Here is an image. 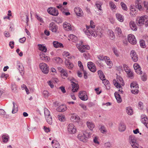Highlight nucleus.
Here are the masks:
<instances>
[{"instance_id":"obj_3","label":"nucleus","mask_w":148,"mask_h":148,"mask_svg":"<svg viewBox=\"0 0 148 148\" xmlns=\"http://www.w3.org/2000/svg\"><path fill=\"white\" fill-rule=\"evenodd\" d=\"M148 17V16L147 15L143 16L137 17L136 20V23L137 25L139 26L143 25Z\"/></svg>"},{"instance_id":"obj_61","label":"nucleus","mask_w":148,"mask_h":148,"mask_svg":"<svg viewBox=\"0 0 148 148\" xmlns=\"http://www.w3.org/2000/svg\"><path fill=\"white\" fill-rule=\"evenodd\" d=\"M98 138L97 136L95 137L93 139V142L95 143L99 144V143L98 141Z\"/></svg>"},{"instance_id":"obj_18","label":"nucleus","mask_w":148,"mask_h":148,"mask_svg":"<svg viewBox=\"0 0 148 148\" xmlns=\"http://www.w3.org/2000/svg\"><path fill=\"white\" fill-rule=\"evenodd\" d=\"M72 86V91L73 92L77 91L79 88V86L77 84H76L74 82L71 81V82Z\"/></svg>"},{"instance_id":"obj_30","label":"nucleus","mask_w":148,"mask_h":148,"mask_svg":"<svg viewBox=\"0 0 148 148\" xmlns=\"http://www.w3.org/2000/svg\"><path fill=\"white\" fill-rule=\"evenodd\" d=\"M17 68L18 69L20 72L21 73V71H23L24 70V67L22 64L18 63L17 64Z\"/></svg>"},{"instance_id":"obj_55","label":"nucleus","mask_w":148,"mask_h":148,"mask_svg":"<svg viewBox=\"0 0 148 148\" xmlns=\"http://www.w3.org/2000/svg\"><path fill=\"white\" fill-rule=\"evenodd\" d=\"M130 10H131V12L130 13V14H132V15H135L136 14L137 12L136 10H135L134 8H130Z\"/></svg>"},{"instance_id":"obj_1","label":"nucleus","mask_w":148,"mask_h":148,"mask_svg":"<svg viewBox=\"0 0 148 148\" xmlns=\"http://www.w3.org/2000/svg\"><path fill=\"white\" fill-rule=\"evenodd\" d=\"M95 27L94 23L92 21H90V26H86L87 29L84 32L88 38H90L91 36L94 37H96L97 36H101V34L100 33L99 29H97V31H94L93 28Z\"/></svg>"},{"instance_id":"obj_28","label":"nucleus","mask_w":148,"mask_h":148,"mask_svg":"<svg viewBox=\"0 0 148 148\" xmlns=\"http://www.w3.org/2000/svg\"><path fill=\"white\" fill-rule=\"evenodd\" d=\"M38 46L39 47V49L40 50L44 52H46L47 49L45 46L41 44H38Z\"/></svg>"},{"instance_id":"obj_37","label":"nucleus","mask_w":148,"mask_h":148,"mask_svg":"<svg viewBox=\"0 0 148 148\" xmlns=\"http://www.w3.org/2000/svg\"><path fill=\"white\" fill-rule=\"evenodd\" d=\"M90 47L88 46H82V48L80 49V51L81 52H85V49L88 50L90 49Z\"/></svg>"},{"instance_id":"obj_43","label":"nucleus","mask_w":148,"mask_h":148,"mask_svg":"<svg viewBox=\"0 0 148 148\" xmlns=\"http://www.w3.org/2000/svg\"><path fill=\"white\" fill-rule=\"evenodd\" d=\"M82 41H79V43H77L76 44V47L79 51L80 49L82 48V46H83L82 45Z\"/></svg>"},{"instance_id":"obj_38","label":"nucleus","mask_w":148,"mask_h":148,"mask_svg":"<svg viewBox=\"0 0 148 148\" xmlns=\"http://www.w3.org/2000/svg\"><path fill=\"white\" fill-rule=\"evenodd\" d=\"M59 120L61 122H64L65 121V118L64 115H58V116Z\"/></svg>"},{"instance_id":"obj_45","label":"nucleus","mask_w":148,"mask_h":148,"mask_svg":"<svg viewBox=\"0 0 148 148\" xmlns=\"http://www.w3.org/2000/svg\"><path fill=\"white\" fill-rule=\"evenodd\" d=\"M54 59L57 63H60L62 62V59L59 57H56L54 58Z\"/></svg>"},{"instance_id":"obj_48","label":"nucleus","mask_w":148,"mask_h":148,"mask_svg":"<svg viewBox=\"0 0 148 148\" xmlns=\"http://www.w3.org/2000/svg\"><path fill=\"white\" fill-rule=\"evenodd\" d=\"M44 114L45 117L50 115V112L49 110L47 108H45Z\"/></svg>"},{"instance_id":"obj_2","label":"nucleus","mask_w":148,"mask_h":148,"mask_svg":"<svg viewBox=\"0 0 148 148\" xmlns=\"http://www.w3.org/2000/svg\"><path fill=\"white\" fill-rule=\"evenodd\" d=\"M91 134L84 131L82 133H79L78 135V138L81 141L85 142L87 141V138H89Z\"/></svg>"},{"instance_id":"obj_44","label":"nucleus","mask_w":148,"mask_h":148,"mask_svg":"<svg viewBox=\"0 0 148 148\" xmlns=\"http://www.w3.org/2000/svg\"><path fill=\"white\" fill-rule=\"evenodd\" d=\"M121 5L122 9L125 11H127V7L125 4L123 2H121Z\"/></svg>"},{"instance_id":"obj_10","label":"nucleus","mask_w":148,"mask_h":148,"mask_svg":"<svg viewBox=\"0 0 148 148\" xmlns=\"http://www.w3.org/2000/svg\"><path fill=\"white\" fill-rule=\"evenodd\" d=\"M128 40L129 42L132 45H134L136 43L137 41L135 37L132 34L128 35Z\"/></svg>"},{"instance_id":"obj_53","label":"nucleus","mask_w":148,"mask_h":148,"mask_svg":"<svg viewBox=\"0 0 148 148\" xmlns=\"http://www.w3.org/2000/svg\"><path fill=\"white\" fill-rule=\"evenodd\" d=\"M100 130L101 132L103 134L106 133L107 131L105 127L103 126H101Z\"/></svg>"},{"instance_id":"obj_27","label":"nucleus","mask_w":148,"mask_h":148,"mask_svg":"<svg viewBox=\"0 0 148 148\" xmlns=\"http://www.w3.org/2000/svg\"><path fill=\"white\" fill-rule=\"evenodd\" d=\"M108 33L110 39L113 40L115 36L114 33L112 30H108Z\"/></svg>"},{"instance_id":"obj_49","label":"nucleus","mask_w":148,"mask_h":148,"mask_svg":"<svg viewBox=\"0 0 148 148\" xmlns=\"http://www.w3.org/2000/svg\"><path fill=\"white\" fill-rule=\"evenodd\" d=\"M63 55L65 56L66 57H68V58L71 59V57L70 56V54L68 52L64 51L63 53Z\"/></svg>"},{"instance_id":"obj_56","label":"nucleus","mask_w":148,"mask_h":148,"mask_svg":"<svg viewBox=\"0 0 148 148\" xmlns=\"http://www.w3.org/2000/svg\"><path fill=\"white\" fill-rule=\"evenodd\" d=\"M132 60L135 62H136L138 60V57L137 55L135 56H131Z\"/></svg>"},{"instance_id":"obj_34","label":"nucleus","mask_w":148,"mask_h":148,"mask_svg":"<svg viewBox=\"0 0 148 148\" xmlns=\"http://www.w3.org/2000/svg\"><path fill=\"white\" fill-rule=\"evenodd\" d=\"M126 112L129 115H132L133 114L132 108L131 107H128L126 108Z\"/></svg>"},{"instance_id":"obj_41","label":"nucleus","mask_w":148,"mask_h":148,"mask_svg":"<svg viewBox=\"0 0 148 148\" xmlns=\"http://www.w3.org/2000/svg\"><path fill=\"white\" fill-rule=\"evenodd\" d=\"M13 107L12 108V113L13 114L15 113H16L17 111V107H15V103L14 102H13Z\"/></svg>"},{"instance_id":"obj_20","label":"nucleus","mask_w":148,"mask_h":148,"mask_svg":"<svg viewBox=\"0 0 148 148\" xmlns=\"http://www.w3.org/2000/svg\"><path fill=\"white\" fill-rule=\"evenodd\" d=\"M66 110V107L65 105H61L56 109V110L59 112H64Z\"/></svg>"},{"instance_id":"obj_62","label":"nucleus","mask_w":148,"mask_h":148,"mask_svg":"<svg viewBox=\"0 0 148 148\" xmlns=\"http://www.w3.org/2000/svg\"><path fill=\"white\" fill-rule=\"evenodd\" d=\"M53 148H60V145L58 142H56L55 145H53Z\"/></svg>"},{"instance_id":"obj_64","label":"nucleus","mask_w":148,"mask_h":148,"mask_svg":"<svg viewBox=\"0 0 148 148\" xmlns=\"http://www.w3.org/2000/svg\"><path fill=\"white\" fill-rule=\"evenodd\" d=\"M134 69L135 70L140 68V66L137 63H135L133 65Z\"/></svg>"},{"instance_id":"obj_32","label":"nucleus","mask_w":148,"mask_h":148,"mask_svg":"<svg viewBox=\"0 0 148 148\" xmlns=\"http://www.w3.org/2000/svg\"><path fill=\"white\" fill-rule=\"evenodd\" d=\"M98 73L99 75V77L101 80H102L105 78V75L103 74L101 71L99 70L98 71Z\"/></svg>"},{"instance_id":"obj_7","label":"nucleus","mask_w":148,"mask_h":148,"mask_svg":"<svg viewBox=\"0 0 148 148\" xmlns=\"http://www.w3.org/2000/svg\"><path fill=\"white\" fill-rule=\"evenodd\" d=\"M39 66L43 73L45 74L48 73L49 69L48 66L46 64L44 63H42L40 64Z\"/></svg>"},{"instance_id":"obj_16","label":"nucleus","mask_w":148,"mask_h":148,"mask_svg":"<svg viewBox=\"0 0 148 148\" xmlns=\"http://www.w3.org/2000/svg\"><path fill=\"white\" fill-rule=\"evenodd\" d=\"M40 56L42 60L46 62L50 60V58L48 56H46L42 52L40 53Z\"/></svg>"},{"instance_id":"obj_60","label":"nucleus","mask_w":148,"mask_h":148,"mask_svg":"<svg viewBox=\"0 0 148 148\" xmlns=\"http://www.w3.org/2000/svg\"><path fill=\"white\" fill-rule=\"evenodd\" d=\"M144 7L147 8L146 11L148 12V2L145 1L143 2Z\"/></svg>"},{"instance_id":"obj_12","label":"nucleus","mask_w":148,"mask_h":148,"mask_svg":"<svg viewBox=\"0 0 148 148\" xmlns=\"http://www.w3.org/2000/svg\"><path fill=\"white\" fill-rule=\"evenodd\" d=\"M141 121L148 128V117L145 114L142 115L141 116Z\"/></svg>"},{"instance_id":"obj_51","label":"nucleus","mask_w":148,"mask_h":148,"mask_svg":"<svg viewBox=\"0 0 148 148\" xmlns=\"http://www.w3.org/2000/svg\"><path fill=\"white\" fill-rule=\"evenodd\" d=\"M109 4L112 10L115 9L116 7V5L112 2H110L109 3Z\"/></svg>"},{"instance_id":"obj_54","label":"nucleus","mask_w":148,"mask_h":148,"mask_svg":"<svg viewBox=\"0 0 148 148\" xmlns=\"http://www.w3.org/2000/svg\"><path fill=\"white\" fill-rule=\"evenodd\" d=\"M113 51L114 53L116 55V56L118 57L119 56V54L118 51L116 49L114 48L113 49Z\"/></svg>"},{"instance_id":"obj_11","label":"nucleus","mask_w":148,"mask_h":148,"mask_svg":"<svg viewBox=\"0 0 148 148\" xmlns=\"http://www.w3.org/2000/svg\"><path fill=\"white\" fill-rule=\"evenodd\" d=\"M79 98L83 101H86L88 99L86 92L85 91L80 92L79 93Z\"/></svg>"},{"instance_id":"obj_52","label":"nucleus","mask_w":148,"mask_h":148,"mask_svg":"<svg viewBox=\"0 0 148 148\" xmlns=\"http://www.w3.org/2000/svg\"><path fill=\"white\" fill-rule=\"evenodd\" d=\"M123 68L124 70L126 73H128V72L130 70V69L128 67L126 64L123 65Z\"/></svg>"},{"instance_id":"obj_42","label":"nucleus","mask_w":148,"mask_h":148,"mask_svg":"<svg viewBox=\"0 0 148 148\" xmlns=\"http://www.w3.org/2000/svg\"><path fill=\"white\" fill-rule=\"evenodd\" d=\"M61 76L64 78V77H67L68 76V74L66 70H64L61 73Z\"/></svg>"},{"instance_id":"obj_39","label":"nucleus","mask_w":148,"mask_h":148,"mask_svg":"<svg viewBox=\"0 0 148 148\" xmlns=\"http://www.w3.org/2000/svg\"><path fill=\"white\" fill-rule=\"evenodd\" d=\"M135 5L136 8H137L140 10H142V6L140 4L139 1L135 2Z\"/></svg>"},{"instance_id":"obj_35","label":"nucleus","mask_w":148,"mask_h":148,"mask_svg":"<svg viewBox=\"0 0 148 148\" xmlns=\"http://www.w3.org/2000/svg\"><path fill=\"white\" fill-rule=\"evenodd\" d=\"M69 37L72 41L73 42H75L77 40V37L73 34H70Z\"/></svg>"},{"instance_id":"obj_57","label":"nucleus","mask_w":148,"mask_h":148,"mask_svg":"<svg viewBox=\"0 0 148 148\" xmlns=\"http://www.w3.org/2000/svg\"><path fill=\"white\" fill-rule=\"evenodd\" d=\"M43 95L45 97H47L49 95L48 92L46 90H44L43 91Z\"/></svg>"},{"instance_id":"obj_8","label":"nucleus","mask_w":148,"mask_h":148,"mask_svg":"<svg viewBox=\"0 0 148 148\" xmlns=\"http://www.w3.org/2000/svg\"><path fill=\"white\" fill-rule=\"evenodd\" d=\"M67 131L70 134H74L76 132V127L72 123L69 124L67 126Z\"/></svg>"},{"instance_id":"obj_17","label":"nucleus","mask_w":148,"mask_h":148,"mask_svg":"<svg viewBox=\"0 0 148 148\" xmlns=\"http://www.w3.org/2000/svg\"><path fill=\"white\" fill-rule=\"evenodd\" d=\"M129 25L130 28L133 30L136 31L137 30V27L134 21H130L129 23Z\"/></svg>"},{"instance_id":"obj_22","label":"nucleus","mask_w":148,"mask_h":148,"mask_svg":"<svg viewBox=\"0 0 148 148\" xmlns=\"http://www.w3.org/2000/svg\"><path fill=\"white\" fill-rule=\"evenodd\" d=\"M116 17L117 20L119 21L122 22L124 20V16L121 14L117 13L116 14Z\"/></svg>"},{"instance_id":"obj_19","label":"nucleus","mask_w":148,"mask_h":148,"mask_svg":"<svg viewBox=\"0 0 148 148\" xmlns=\"http://www.w3.org/2000/svg\"><path fill=\"white\" fill-rule=\"evenodd\" d=\"M87 127L90 130H92L95 127V125L91 121H88L86 122Z\"/></svg>"},{"instance_id":"obj_6","label":"nucleus","mask_w":148,"mask_h":148,"mask_svg":"<svg viewBox=\"0 0 148 148\" xmlns=\"http://www.w3.org/2000/svg\"><path fill=\"white\" fill-rule=\"evenodd\" d=\"M130 87L132 89L131 92L132 93L134 94H137L138 93V85L136 82H132L131 84Z\"/></svg>"},{"instance_id":"obj_26","label":"nucleus","mask_w":148,"mask_h":148,"mask_svg":"<svg viewBox=\"0 0 148 148\" xmlns=\"http://www.w3.org/2000/svg\"><path fill=\"white\" fill-rule=\"evenodd\" d=\"M63 27L66 30H71L70 24V23L65 22L64 23Z\"/></svg>"},{"instance_id":"obj_14","label":"nucleus","mask_w":148,"mask_h":148,"mask_svg":"<svg viewBox=\"0 0 148 148\" xmlns=\"http://www.w3.org/2000/svg\"><path fill=\"white\" fill-rule=\"evenodd\" d=\"M49 29L53 32H57L58 29L57 25L54 23H51L49 25Z\"/></svg>"},{"instance_id":"obj_58","label":"nucleus","mask_w":148,"mask_h":148,"mask_svg":"<svg viewBox=\"0 0 148 148\" xmlns=\"http://www.w3.org/2000/svg\"><path fill=\"white\" fill-rule=\"evenodd\" d=\"M56 7L60 9L61 12L64 10V8L63 7V5L61 4H59L58 5L56 6Z\"/></svg>"},{"instance_id":"obj_50","label":"nucleus","mask_w":148,"mask_h":148,"mask_svg":"<svg viewBox=\"0 0 148 148\" xmlns=\"http://www.w3.org/2000/svg\"><path fill=\"white\" fill-rule=\"evenodd\" d=\"M104 148H110L112 147V145L109 142L105 143L104 145Z\"/></svg>"},{"instance_id":"obj_9","label":"nucleus","mask_w":148,"mask_h":148,"mask_svg":"<svg viewBox=\"0 0 148 148\" xmlns=\"http://www.w3.org/2000/svg\"><path fill=\"white\" fill-rule=\"evenodd\" d=\"M47 11L49 14L55 16H58L59 14L58 11L54 8H49L48 9Z\"/></svg>"},{"instance_id":"obj_13","label":"nucleus","mask_w":148,"mask_h":148,"mask_svg":"<svg viewBox=\"0 0 148 148\" xmlns=\"http://www.w3.org/2000/svg\"><path fill=\"white\" fill-rule=\"evenodd\" d=\"M87 66L90 70L93 72H95L96 71V68L95 64L92 62H90L87 63Z\"/></svg>"},{"instance_id":"obj_36","label":"nucleus","mask_w":148,"mask_h":148,"mask_svg":"<svg viewBox=\"0 0 148 148\" xmlns=\"http://www.w3.org/2000/svg\"><path fill=\"white\" fill-rule=\"evenodd\" d=\"M22 19L23 21H25L27 22L28 21V16L25 14H22L21 16Z\"/></svg>"},{"instance_id":"obj_4","label":"nucleus","mask_w":148,"mask_h":148,"mask_svg":"<svg viewBox=\"0 0 148 148\" xmlns=\"http://www.w3.org/2000/svg\"><path fill=\"white\" fill-rule=\"evenodd\" d=\"M129 140L132 148H138V144L137 143L136 138L134 135L130 136Z\"/></svg>"},{"instance_id":"obj_47","label":"nucleus","mask_w":148,"mask_h":148,"mask_svg":"<svg viewBox=\"0 0 148 148\" xmlns=\"http://www.w3.org/2000/svg\"><path fill=\"white\" fill-rule=\"evenodd\" d=\"M35 17L37 20L40 22L42 23H43L44 22L43 19L41 16H39L38 14H36V15Z\"/></svg>"},{"instance_id":"obj_23","label":"nucleus","mask_w":148,"mask_h":148,"mask_svg":"<svg viewBox=\"0 0 148 148\" xmlns=\"http://www.w3.org/2000/svg\"><path fill=\"white\" fill-rule=\"evenodd\" d=\"M114 95L117 102L118 103H121V102L122 100L119 94L117 92H115Z\"/></svg>"},{"instance_id":"obj_21","label":"nucleus","mask_w":148,"mask_h":148,"mask_svg":"<svg viewBox=\"0 0 148 148\" xmlns=\"http://www.w3.org/2000/svg\"><path fill=\"white\" fill-rule=\"evenodd\" d=\"M119 130L120 132L124 131L126 129V126L125 124L122 122H121L119 127Z\"/></svg>"},{"instance_id":"obj_31","label":"nucleus","mask_w":148,"mask_h":148,"mask_svg":"<svg viewBox=\"0 0 148 148\" xmlns=\"http://www.w3.org/2000/svg\"><path fill=\"white\" fill-rule=\"evenodd\" d=\"M115 32L117 33L118 35L120 36L122 35V32L121 29L119 27H116L115 29Z\"/></svg>"},{"instance_id":"obj_46","label":"nucleus","mask_w":148,"mask_h":148,"mask_svg":"<svg viewBox=\"0 0 148 148\" xmlns=\"http://www.w3.org/2000/svg\"><path fill=\"white\" fill-rule=\"evenodd\" d=\"M11 88L14 92L15 91L17 90V87L16 85L14 84H12L11 86Z\"/></svg>"},{"instance_id":"obj_24","label":"nucleus","mask_w":148,"mask_h":148,"mask_svg":"<svg viewBox=\"0 0 148 148\" xmlns=\"http://www.w3.org/2000/svg\"><path fill=\"white\" fill-rule=\"evenodd\" d=\"M53 46L56 48L63 47V45L61 43L57 41H54L53 42Z\"/></svg>"},{"instance_id":"obj_63","label":"nucleus","mask_w":148,"mask_h":148,"mask_svg":"<svg viewBox=\"0 0 148 148\" xmlns=\"http://www.w3.org/2000/svg\"><path fill=\"white\" fill-rule=\"evenodd\" d=\"M43 129L45 131L46 133H48L50 131L49 128L47 127L46 126H44L43 127Z\"/></svg>"},{"instance_id":"obj_25","label":"nucleus","mask_w":148,"mask_h":148,"mask_svg":"<svg viewBox=\"0 0 148 148\" xmlns=\"http://www.w3.org/2000/svg\"><path fill=\"white\" fill-rule=\"evenodd\" d=\"M2 138L3 142L4 143H7L10 138L9 136L7 134H5L3 135Z\"/></svg>"},{"instance_id":"obj_33","label":"nucleus","mask_w":148,"mask_h":148,"mask_svg":"<svg viewBox=\"0 0 148 148\" xmlns=\"http://www.w3.org/2000/svg\"><path fill=\"white\" fill-rule=\"evenodd\" d=\"M45 118L47 123L50 125L52 123V119L51 115L46 116L45 117Z\"/></svg>"},{"instance_id":"obj_59","label":"nucleus","mask_w":148,"mask_h":148,"mask_svg":"<svg viewBox=\"0 0 148 148\" xmlns=\"http://www.w3.org/2000/svg\"><path fill=\"white\" fill-rule=\"evenodd\" d=\"M78 66L80 67L81 70H83L84 68L82 64V63L80 61L78 62Z\"/></svg>"},{"instance_id":"obj_15","label":"nucleus","mask_w":148,"mask_h":148,"mask_svg":"<svg viewBox=\"0 0 148 148\" xmlns=\"http://www.w3.org/2000/svg\"><path fill=\"white\" fill-rule=\"evenodd\" d=\"M74 11L77 15L78 16H81L83 15V11L82 9L78 7L75 8L74 9Z\"/></svg>"},{"instance_id":"obj_5","label":"nucleus","mask_w":148,"mask_h":148,"mask_svg":"<svg viewBox=\"0 0 148 148\" xmlns=\"http://www.w3.org/2000/svg\"><path fill=\"white\" fill-rule=\"evenodd\" d=\"M116 81L114 80L113 83L114 85L117 88H121V85H124L123 80L122 78L120 76H117L116 77Z\"/></svg>"},{"instance_id":"obj_40","label":"nucleus","mask_w":148,"mask_h":148,"mask_svg":"<svg viewBox=\"0 0 148 148\" xmlns=\"http://www.w3.org/2000/svg\"><path fill=\"white\" fill-rule=\"evenodd\" d=\"M102 5V3L100 2H98V3H97L95 5H96V7L98 9V10H100L101 11H102V9L101 8V6Z\"/></svg>"},{"instance_id":"obj_29","label":"nucleus","mask_w":148,"mask_h":148,"mask_svg":"<svg viewBox=\"0 0 148 148\" xmlns=\"http://www.w3.org/2000/svg\"><path fill=\"white\" fill-rule=\"evenodd\" d=\"M65 64L66 67L69 69H71L73 66V64L70 62L68 60H66V61Z\"/></svg>"}]
</instances>
